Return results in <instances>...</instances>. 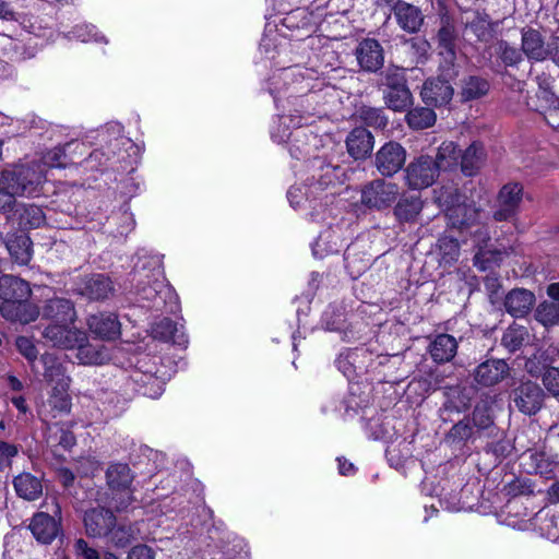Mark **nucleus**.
Wrapping results in <instances>:
<instances>
[{
    "label": "nucleus",
    "mask_w": 559,
    "mask_h": 559,
    "mask_svg": "<svg viewBox=\"0 0 559 559\" xmlns=\"http://www.w3.org/2000/svg\"><path fill=\"white\" fill-rule=\"evenodd\" d=\"M321 85V82L314 80L313 71L300 67H290L280 70L270 79V93L274 102L281 100V94H288V98H295L294 105L298 112V127L294 129V139L289 143V153L292 157L300 159L310 156L318 147V136L309 129L302 128L308 123V119L316 114L317 96L314 88Z\"/></svg>",
    "instance_id": "obj_1"
},
{
    "label": "nucleus",
    "mask_w": 559,
    "mask_h": 559,
    "mask_svg": "<svg viewBox=\"0 0 559 559\" xmlns=\"http://www.w3.org/2000/svg\"><path fill=\"white\" fill-rule=\"evenodd\" d=\"M151 270L146 271L145 265L142 270H135L132 282H136L135 293L139 300L147 302L146 307L162 311L167 309L173 312L178 308L177 295L175 290L166 283L162 261L154 257L148 262Z\"/></svg>",
    "instance_id": "obj_2"
},
{
    "label": "nucleus",
    "mask_w": 559,
    "mask_h": 559,
    "mask_svg": "<svg viewBox=\"0 0 559 559\" xmlns=\"http://www.w3.org/2000/svg\"><path fill=\"white\" fill-rule=\"evenodd\" d=\"M0 181L16 204V198L39 195L45 181L44 168L36 163L10 165L0 171Z\"/></svg>",
    "instance_id": "obj_3"
},
{
    "label": "nucleus",
    "mask_w": 559,
    "mask_h": 559,
    "mask_svg": "<svg viewBox=\"0 0 559 559\" xmlns=\"http://www.w3.org/2000/svg\"><path fill=\"white\" fill-rule=\"evenodd\" d=\"M380 88L385 106L393 111H405L413 104L403 68L388 67L381 75Z\"/></svg>",
    "instance_id": "obj_4"
},
{
    "label": "nucleus",
    "mask_w": 559,
    "mask_h": 559,
    "mask_svg": "<svg viewBox=\"0 0 559 559\" xmlns=\"http://www.w3.org/2000/svg\"><path fill=\"white\" fill-rule=\"evenodd\" d=\"M34 514L29 530L37 542L50 544L61 533V507L56 498L46 499Z\"/></svg>",
    "instance_id": "obj_5"
},
{
    "label": "nucleus",
    "mask_w": 559,
    "mask_h": 559,
    "mask_svg": "<svg viewBox=\"0 0 559 559\" xmlns=\"http://www.w3.org/2000/svg\"><path fill=\"white\" fill-rule=\"evenodd\" d=\"M400 188L382 178L373 179L361 188L360 201L370 210L383 211L397 200Z\"/></svg>",
    "instance_id": "obj_6"
},
{
    "label": "nucleus",
    "mask_w": 559,
    "mask_h": 559,
    "mask_svg": "<svg viewBox=\"0 0 559 559\" xmlns=\"http://www.w3.org/2000/svg\"><path fill=\"white\" fill-rule=\"evenodd\" d=\"M344 169L338 165L322 164L312 176L308 190L313 199L328 203V199L335 194L334 189L343 182Z\"/></svg>",
    "instance_id": "obj_7"
},
{
    "label": "nucleus",
    "mask_w": 559,
    "mask_h": 559,
    "mask_svg": "<svg viewBox=\"0 0 559 559\" xmlns=\"http://www.w3.org/2000/svg\"><path fill=\"white\" fill-rule=\"evenodd\" d=\"M441 205L445 206L448 223L453 228L463 229L474 225L478 218V211L472 204L460 203L459 195L450 192L447 197H438Z\"/></svg>",
    "instance_id": "obj_8"
},
{
    "label": "nucleus",
    "mask_w": 559,
    "mask_h": 559,
    "mask_svg": "<svg viewBox=\"0 0 559 559\" xmlns=\"http://www.w3.org/2000/svg\"><path fill=\"white\" fill-rule=\"evenodd\" d=\"M406 162V150L395 141L384 143L374 154L373 165L383 177L399 173Z\"/></svg>",
    "instance_id": "obj_9"
},
{
    "label": "nucleus",
    "mask_w": 559,
    "mask_h": 559,
    "mask_svg": "<svg viewBox=\"0 0 559 559\" xmlns=\"http://www.w3.org/2000/svg\"><path fill=\"white\" fill-rule=\"evenodd\" d=\"M439 175L438 167L430 156H419L405 169V180L409 189L418 190L431 186Z\"/></svg>",
    "instance_id": "obj_10"
},
{
    "label": "nucleus",
    "mask_w": 559,
    "mask_h": 559,
    "mask_svg": "<svg viewBox=\"0 0 559 559\" xmlns=\"http://www.w3.org/2000/svg\"><path fill=\"white\" fill-rule=\"evenodd\" d=\"M511 397L519 412L531 416L543 407L545 393L537 383L526 381L512 391Z\"/></svg>",
    "instance_id": "obj_11"
},
{
    "label": "nucleus",
    "mask_w": 559,
    "mask_h": 559,
    "mask_svg": "<svg viewBox=\"0 0 559 559\" xmlns=\"http://www.w3.org/2000/svg\"><path fill=\"white\" fill-rule=\"evenodd\" d=\"M456 38L457 33L453 21L449 16L440 20V27L437 33L439 53L443 58L441 67L445 71H454L456 60ZM455 72H453L454 74Z\"/></svg>",
    "instance_id": "obj_12"
},
{
    "label": "nucleus",
    "mask_w": 559,
    "mask_h": 559,
    "mask_svg": "<svg viewBox=\"0 0 559 559\" xmlns=\"http://www.w3.org/2000/svg\"><path fill=\"white\" fill-rule=\"evenodd\" d=\"M83 523L88 537L100 538L109 535L110 528L116 523V516L109 509L97 507L85 511Z\"/></svg>",
    "instance_id": "obj_13"
},
{
    "label": "nucleus",
    "mask_w": 559,
    "mask_h": 559,
    "mask_svg": "<svg viewBox=\"0 0 559 559\" xmlns=\"http://www.w3.org/2000/svg\"><path fill=\"white\" fill-rule=\"evenodd\" d=\"M70 323H52L43 331V337L52 346L74 348L79 342L86 341V334L76 329H70Z\"/></svg>",
    "instance_id": "obj_14"
},
{
    "label": "nucleus",
    "mask_w": 559,
    "mask_h": 559,
    "mask_svg": "<svg viewBox=\"0 0 559 559\" xmlns=\"http://www.w3.org/2000/svg\"><path fill=\"white\" fill-rule=\"evenodd\" d=\"M523 198V187L518 182L504 185L498 195V210L493 217L498 222L508 221L513 217Z\"/></svg>",
    "instance_id": "obj_15"
},
{
    "label": "nucleus",
    "mask_w": 559,
    "mask_h": 559,
    "mask_svg": "<svg viewBox=\"0 0 559 559\" xmlns=\"http://www.w3.org/2000/svg\"><path fill=\"white\" fill-rule=\"evenodd\" d=\"M355 56L361 70L366 72H377L384 63L383 48L373 38L362 39L355 49Z\"/></svg>",
    "instance_id": "obj_16"
},
{
    "label": "nucleus",
    "mask_w": 559,
    "mask_h": 559,
    "mask_svg": "<svg viewBox=\"0 0 559 559\" xmlns=\"http://www.w3.org/2000/svg\"><path fill=\"white\" fill-rule=\"evenodd\" d=\"M280 97L281 100L278 103L275 102L277 108H280V103L285 99L288 104L294 106V109L289 110V114H283L278 116L277 121L272 127L271 136L273 141L278 144L287 143L289 145L292 139H294V129L298 127V112H296L295 109H300V107L293 104L295 98H288L287 93L284 94V92H282Z\"/></svg>",
    "instance_id": "obj_17"
},
{
    "label": "nucleus",
    "mask_w": 559,
    "mask_h": 559,
    "mask_svg": "<svg viewBox=\"0 0 559 559\" xmlns=\"http://www.w3.org/2000/svg\"><path fill=\"white\" fill-rule=\"evenodd\" d=\"M509 371V365L503 359H488L475 368L473 377L477 384L492 386L504 380Z\"/></svg>",
    "instance_id": "obj_18"
},
{
    "label": "nucleus",
    "mask_w": 559,
    "mask_h": 559,
    "mask_svg": "<svg viewBox=\"0 0 559 559\" xmlns=\"http://www.w3.org/2000/svg\"><path fill=\"white\" fill-rule=\"evenodd\" d=\"M87 325L90 331L102 340H116L121 334V324L115 313L92 314L87 319Z\"/></svg>",
    "instance_id": "obj_19"
},
{
    "label": "nucleus",
    "mask_w": 559,
    "mask_h": 559,
    "mask_svg": "<svg viewBox=\"0 0 559 559\" xmlns=\"http://www.w3.org/2000/svg\"><path fill=\"white\" fill-rule=\"evenodd\" d=\"M453 87L443 79H428L421 88L420 96L425 104L442 106L448 104L453 96Z\"/></svg>",
    "instance_id": "obj_20"
},
{
    "label": "nucleus",
    "mask_w": 559,
    "mask_h": 559,
    "mask_svg": "<svg viewBox=\"0 0 559 559\" xmlns=\"http://www.w3.org/2000/svg\"><path fill=\"white\" fill-rule=\"evenodd\" d=\"M522 52L528 60L544 61L548 58V45L539 31L532 27H524L521 31Z\"/></svg>",
    "instance_id": "obj_21"
},
{
    "label": "nucleus",
    "mask_w": 559,
    "mask_h": 559,
    "mask_svg": "<svg viewBox=\"0 0 559 559\" xmlns=\"http://www.w3.org/2000/svg\"><path fill=\"white\" fill-rule=\"evenodd\" d=\"M28 298L13 300L10 304L0 306L2 317L11 322L27 324L35 321L39 316L36 305L27 301Z\"/></svg>",
    "instance_id": "obj_22"
},
{
    "label": "nucleus",
    "mask_w": 559,
    "mask_h": 559,
    "mask_svg": "<svg viewBox=\"0 0 559 559\" xmlns=\"http://www.w3.org/2000/svg\"><path fill=\"white\" fill-rule=\"evenodd\" d=\"M536 302L534 293L525 288L511 289L504 297L506 311L513 318H524Z\"/></svg>",
    "instance_id": "obj_23"
},
{
    "label": "nucleus",
    "mask_w": 559,
    "mask_h": 559,
    "mask_svg": "<svg viewBox=\"0 0 559 559\" xmlns=\"http://www.w3.org/2000/svg\"><path fill=\"white\" fill-rule=\"evenodd\" d=\"M393 13L399 26L409 34L417 33L424 23L421 10L406 1H397L393 7Z\"/></svg>",
    "instance_id": "obj_24"
},
{
    "label": "nucleus",
    "mask_w": 559,
    "mask_h": 559,
    "mask_svg": "<svg viewBox=\"0 0 559 559\" xmlns=\"http://www.w3.org/2000/svg\"><path fill=\"white\" fill-rule=\"evenodd\" d=\"M374 145L372 133L365 128L353 129L346 139L348 154L355 159H366Z\"/></svg>",
    "instance_id": "obj_25"
},
{
    "label": "nucleus",
    "mask_w": 559,
    "mask_h": 559,
    "mask_svg": "<svg viewBox=\"0 0 559 559\" xmlns=\"http://www.w3.org/2000/svg\"><path fill=\"white\" fill-rule=\"evenodd\" d=\"M40 361L44 366V379L52 388H59L62 391L63 388H70L71 379L67 376L64 366L53 354L45 353L41 355Z\"/></svg>",
    "instance_id": "obj_26"
},
{
    "label": "nucleus",
    "mask_w": 559,
    "mask_h": 559,
    "mask_svg": "<svg viewBox=\"0 0 559 559\" xmlns=\"http://www.w3.org/2000/svg\"><path fill=\"white\" fill-rule=\"evenodd\" d=\"M102 140L105 142L104 146L114 158L122 157V151L133 146L131 140L123 135V127L117 122L110 123L102 130Z\"/></svg>",
    "instance_id": "obj_27"
},
{
    "label": "nucleus",
    "mask_w": 559,
    "mask_h": 559,
    "mask_svg": "<svg viewBox=\"0 0 559 559\" xmlns=\"http://www.w3.org/2000/svg\"><path fill=\"white\" fill-rule=\"evenodd\" d=\"M559 350L554 346L540 347L525 361V370L533 377L545 373L558 360Z\"/></svg>",
    "instance_id": "obj_28"
},
{
    "label": "nucleus",
    "mask_w": 559,
    "mask_h": 559,
    "mask_svg": "<svg viewBox=\"0 0 559 559\" xmlns=\"http://www.w3.org/2000/svg\"><path fill=\"white\" fill-rule=\"evenodd\" d=\"M43 317L55 321V323H73L76 313L71 300L57 297L46 302Z\"/></svg>",
    "instance_id": "obj_29"
},
{
    "label": "nucleus",
    "mask_w": 559,
    "mask_h": 559,
    "mask_svg": "<svg viewBox=\"0 0 559 559\" xmlns=\"http://www.w3.org/2000/svg\"><path fill=\"white\" fill-rule=\"evenodd\" d=\"M31 293V287L26 281L13 275H2L0 277L1 305L10 304L21 298H28Z\"/></svg>",
    "instance_id": "obj_30"
},
{
    "label": "nucleus",
    "mask_w": 559,
    "mask_h": 559,
    "mask_svg": "<svg viewBox=\"0 0 559 559\" xmlns=\"http://www.w3.org/2000/svg\"><path fill=\"white\" fill-rule=\"evenodd\" d=\"M152 335L154 338L170 342L183 347L188 344L183 326L173 322L168 318L162 319L152 326Z\"/></svg>",
    "instance_id": "obj_31"
},
{
    "label": "nucleus",
    "mask_w": 559,
    "mask_h": 559,
    "mask_svg": "<svg viewBox=\"0 0 559 559\" xmlns=\"http://www.w3.org/2000/svg\"><path fill=\"white\" fill-rule=\"evenodd\" d=\"M457 350V341L450 334H438L429 344V354L437 364L451 361Z\"/></svg>",
    "instance_id": "obj_32"
},
{
    "label": "nucleus",
    "mask_w": 559,
    "mask_h": 559,
    "mask_svg": "<svg viewBox=\"0 0 559 559\" xmlns=\"http://www.w3.org/2000/svg\"><path fill=\"white\" fill-rule=\"evenodd\" d=\"M112 292V282L103 274H95L88 277L81 289V294L91 300L106 299Z\"/></svg>",
    "instance_id": "obj_33"
},
{
    "label": "nucleus",
    "mask_w": 559,
    "mask_h": 559,
    "mask_svg": "<svg viewBox=\"0 0 559 559\" xmlns=\"http://www.w3.org/2000/svg\"><path fill=\"white\" fill-rule=\"evenodd\" d=\"M14 489L19 497L33 501L43 493L41 480L31 473H22L13 480Z\"/></svg>",
    "instance_id": "obj_34"
},
{
    "label": "nucleus",
    "mask_w": 559,
    "mask_h": 559,
    "mask_svg": "<svg viewBox=\"0 0 559 559\" xmlns=\"http://www.w3.org/2000/svg\"><path fill=\"white\" fill-rule=\"evenodd\" d=\"M485 150L481 143L473 142L460 157L461 170L465 176L475 175L485 162Z\"/></svg>",
    "instance_id": "obj_35"
},
{
    "label": "nucleus",
    "mask_w": 559,
    "mask_h": 559,
    "mask_svg": "<svg viewBox=\"0 0 559 559\" xmlns=\"http://www.w3.org/2000/svg\"><path fill=\"white\" fill-rule=\"evenodd\" d=\"M75 347L76 358L82 365H103L110 358L105 346L90 344L87 340L79 342Z\"/></svg>",
    "instance_id": "obj_36"
},
{
    "label": "nucleus",
    "mask_w": 559,
    "mask_h": 559,
    "mask_svg": "<svg viewBox=\"0 0 559 559\" xmlns=\"http://www.w3.org/2000/svg\"><path fill=\"white\" fill-rule=\"evenodd\" d=\"M540 103L538 110L544 115L548 124L559 128V97L550 90L543 88L537 94Z\"/></svg>",
    "instance_id": "obj_37"
},
{
    "label": "nucleus",
    "mask_w": 559,
    "mask_h": 559,
    "mask_svg": "<svg viewBox=\"0 0 559 559\" xmlns=\"http://www.w3.org/2000/svg\"><path fill=\"white\" fill-rule=\"evenodd\" d=\"M106 479L110 489L124 490L130 488L133 475L128 464L114 463L106 471Z\"/></svg>",
    "instance_id": "obj_38"
},
{
    "label": "nucleus",
    "mask_w": 559,
    "mask_h": 559,
    "mask_svg": "<svg viewBox=\"0 0 559 559\" xmlns=\"http://www.w3.org/2000/svg\"><path fill=\"white\" fill-rule=\"evenodd\" d=\"M423 210V201L418 197L401 198L394 206L393 213L400 223H413Z\"/></svg>",
    "instance_id": "obj_39"
},
{
    "label": "nucleus",
    "mask_w": 559,
    "mask_h": 559,
    "mask_svg": "<svg viewBox=\"0 0 559 559\" xmlns=\"http://www.w3.org/2000/svg\"><path fill=\"white\" fill-rule=\"evenodd\" d=\"M7 249L12 259L21 265H26L32 259V240L26 235L11 237L7 241Z\"/></svg>",
    "instance_id": "obj_40"
},
{
    "label": "nucleus",
    "mask_w": 559,
    "mask_h": 559,
    "mask_svg": "<svg viewBox=\"0 0 559 559\" xmlns=\"http://www.w3.org/2000/svg\"><path fill=\"white\" fill-rule=\"evenodd\" d=\"M531 333L526 326L520 324L510 325L503 333L501 344L511 353L516 352L531 340Z\"/></svg>",
    "instance_id": "obj_41"
},
{
    "label": "nucleus",
    "mask_w": 559,
    "mask_h": 559,
    "mask_svg": "<svg viewBox=\"0 0 559 559\" xmlns=\"http://www.w3.org/2000/svg\"><path fill=\"white\" fill-rule=\"evenodd\" d=\"M461 157V150L454 142H443L438 150L437 156L433 159L438 170H448L459 164Z\"/></svg>",
    "instance_id": "obj_42"
},
{
    "label": "nucleus",
    "mask_w": 559,
    "mask_h": 559,
    "mask_svg": "<svg viewBox=\"0 0 559 559\" xmlns=\"http://www.w3.org/2000/svg\"><path fill=\"white\" fill-rule=\"evenodd\" d=\"M436 118L435 111L426 107H416L406 115L407 124L415 130H423L433 126Z\"/></svg>",
    "instance_id": "obj_43"
},
{
    "label": "nucleus",
    "mask_w": 559,
    "mask_h": 559,
    "mask_svg": "<svg viewBox=\"0 0 559 559\" xmlns=\"http://www.w3.org/2000/svg\"><path fill=\"white\" fill-rule=\"evenodd\" d=\"M534 317L545 328L557 325L559 323V301L545 300L540 302Z\"/></svg>",
    "instance_id": "obj_44"
},
{
    "label": "nucleus",
    "mask_w": 559,
    "mask_h": 559,
    "mask_svg": "<svg viewBox=\"0 0 559 559\" xmlns=\"http://www.w3.org/2000/svg\"><path fill=\"white\" fill-rule=\"evenodd\" d=\"M356 115L360 121L376 129H384L388 124V117L381 108L361 106L357 109Z\"/></svg>",
    "instance_id": "obj_45"
},
{
    "label": "nucleus",
    "mask_w": 559,
    "mask_h": 559,
    "mask_svg": "<svg viewBox=\"0 0 559 559\" xmlns=\"http://www.w3.org/2000/svg\"><path fill=\"white\" fill-rule=\"evenodd\" d=\"M488 90L489 84L486 80L478 76H469L463 82L461 96L466 102L477 99L484 96Z\"/></svg>",
    "instance_id": "obj_46"
},
{
    "label": "nucleus",
    "mask_w": 559,
    "mask_h": 559,
    "mask_svg": "<svg viewBox=\"0 0 559 559\" xmlns=\"http://www.w3.org/2000/svg\"><path fill=\"white\" fill-rule=\"evenodd\" d=\"M139 530L134 525H126V524H114V527L110 528L109 538L110 542L117 547H126L131 542L136 539Z\"/></svg>",
    "instance_id": "obj_47"
},
{
    "label": "nucleus",
    "mask_w": 559,
    "mask_h": 559,
    "mask_svg": "<svg viewBox=\"0 0 559 559\" xmlns=\"http://www.w3.org/2000/svg\"><path fill=\"white\" fill-rule=\"evenodd\" d=\"M45 221L43 210L35 205L28 204L23 205L22 212L20 213V224L25 227L37 228Z\"/></svg>",
    "instance_id": "obj_48"
},
{
    "label": "nucleus",
    "mask_w": 559,
    "mask_h": 559,
    "mask_svg": "<svg viewBox=\"0 0 559 559\" xmlns=\"http://www.w3.org/2000/svg\"><path fill=\"white\" fill-rule=\"evenodd\" d=\"M496 49L499 58L507 67L516 66L523 60L522 49L519 50L511 46L507 40H499Z\"/></svg>",
    "instance_id": "obj_49"
},
{
    "label": "nucleus",
    "mask_w": 559,
    "mask_h": 559,
    "mask_svg": "<svg viewBox=\"0 0 559 559\" xmlns=\"http://www.w3.org/2000/svg\"><path fill=\"white\" fill-rule=\"evenodd\" d=\"M309 183L304 186H294L287 192V198L293 207H300L304 205V202L312 203L317 199H313V195L308 190Z\"/></svg>",
    "instance_id": "obj_50"
},
{
    "label": "nucleus",
    "mask_w": 559,
    "mask_h": 559,
    "mask_svg": "<svg viewBox=\"0 0 559 559\" xmlns=\"http://www.w3.org/2000/svg\"><path fill=\"white\" fill-rule=\"evenodd\" d=\"M68 390L69 388H63V391L59 388H51L49 404L59 412H70L71 399L68 394Z\"/></svg>",
    "instance_id": "obj_51"
},
{
    "label": "nucleus",
    "mask_w": 559,
    "mask_h": 559,
    "mask_svg": "<svg viewBox=\"0 0 559 559\" xmlns=\"http://www.w3.org/2000/svg\"><path fill=\"white\" fill-rule=\"evenodd\" d=\"M72 143H67L66 146H57L48 151L44 157V165L51 168H61L66 166V148L70 147Z\"/></svg>",
    "instance_id": "obj_52"
},
{
    "label": "nucleus",
    "mask_w": 559,
    "mask_h": 559,
    "mask_svg": "<svg viewBox=\"0 0 559 559\" xmlns=\"http://www.w3.org/2000/svg\"><path fill=\"white\" fill-rule=\"evenodd\" d=\"M74 36L83 43L96 41L107 44V39L104 35L99 34L93 25H79L73 31Z\"/></svg>",
    "instance_id": "obj_53"
},
{
    "label": "nucleus",
    "mask_w": 559,
    "mask_h": 559,
    "mask_svg": "<svg viewBox=\"0 0 559 559\" xmlns=\"http://www.w3.org/2000/svg\"><path fill=\"white\" fill-rule=\"evenodd\" d=\"M473 423L478 428L485 429L492 425L493 420L486 402L475 406L473 412Z\"/></svg>",
    "instance_id": "obj_54"
},
{
    "label": "nucleus",
    "mask_w": 559,
    "mask_h": 559,
    "mask_svg": "<svg viewBox=\"0 0 559 559\" xmlns=\"http://www.w3.org/2000/svg\"><path fill=\"white\" fill-rule=\"evenodd\" d=\"M15 346L19 353L24 356L28 362L33 364L37 359L38 352L31 338L19 336L15 340Z\"/></svg>",
    "instance_id": "obj_55"
},
{
    "label": "nucleus",
    "mask_w": 559,
    "mask_h": 559,
    "mask_svg": "<svg viewBox=\"0 0 559 559\" xmlns=\"http://www.w3.org/2000/svg\"><path fill=\"white\" fill-rule=\"evenodd\" d=\"M114 157L109 154L105 146L94 150L88 157L85 159L86 165L90 168H100L110 163Z\"/></svg>",
    "instance_id": "obj_56"
},
{
    "label": "nucleus",
    "mask_w": 559,
    "mask_h": 559,
    "mask_svg": "<svg viewBox=\"0 0 559 559\" xmlns=\"http://www.w3.org/2000/svg\"><path fill=\"white\" fill-rule=\"evenodd\" d=\"M439 248L442 251L443 259L447 262L457 259L460 253V245L456 239L448 237L441 238L439 239Z\"/></svg>",
    "instance_id": "obj_57"
},
{
    "label": "nucleus",
    "mask_w": 559,
    "mask_h": 559,
    "mask_svg": "<svg viewBox=\"0 0 559 559\" xmlns=\"http://www.w3.org/2000/svg\"><path fill=\"white\" fill-rule=\"evenodd\" d=\"M536 519L538 521H542L543 524L539 526L540 531L543 532V534H546L547 537H557V522H558V518H556L554 514L552 515H549V513H543V512H538L537 515H536Z\"/></svg>",
    "instance_id": "obj_58"
},
{
    "label": "nucleus",
    "mask_w": 559,
    "mask_h": 559,
    "mask_svg": "<svg viewBox=\"0 0 559 559\" xmlns=\"http://www.w3.org/2000/svg\"><path fill=\"white\" fill-rule=\"evenodd\" d=\"M543 383L555 395H559V368H550L543 373Z\"/></svg>",
    "instance_id": "obj_59"
},
{
    "label": "nucleus",
    "mask_w": 559,
    "mask_h": 559,
    "mask_svg": "<svg viewBox=\"0 0 559 559\" xmlns=\"http://www.w3.org/2000/svg\"><path fill=\"white\" fill-rule=\"evenodd\" d=\"M401 444H403L405 449V453L402 456L399 455L400 450L395 445H390L386 449V457L392 465H395V467L401 466L411 456V449L408 444L405 442H402Z\"/></svg>",
    "instance_id": "obj_60"
},
{
    "label": "nucleus",
    "mask_w": 559,
    "mask_h": 559,
    "mask_svg": "<svg viewBox=\"0 0 559 559\" xmlns=\"http://www.w3.org/2000/svg\"><path fill=\"white\" fill-rule=\"evenodd\" d=\"M19 450L14 444L0 441V471L11 464V460L17 454Z\"/></svg>",
    "instance_id": "obj_61"
},
{
    "label": "nucleus",
    "mask_w": 559,
    "mask_h": 559,
    "mask_svg": "<svg viewBox=\"0 0 559 559\" xmlns=\"http://www.w3.org/2000/svg\"><path fill=\"white\" fill-rule=\"evenodd\" d=\"M117 492H119V498H116L114 497L112 498V501H114V507L115 509L120 512V511H123L126 510L133 501V497H132V493L130 491V488L129 489H124V490H116Z\"/></svg>",
    "instance_id": "obj_62"
},
{
    "label": "nucleus",
    "mask_w": 559,
    "mask_h": 559,
    "mask_svg": "<svg viewBox=\"0 0 559 559\" xmlns=\"http://www.w3.org/2000/svg\"><path fill=\"white\" fill-rule=\"evenodd\" d=\"M128 559H155V556L148 546L138 545L129 551Z\"/></svg>",
    "instance_id": "obj_63"
},
{
    "label": "nucleus",
    "mask_w": 559,
    "mask_h": 559,
    "mask_svg": "<svg viewBox=\"0 0 559 559\" xmlns=\"http://www.w3.org/2000/svg\"><path fill=\"white\" fill-rule=\"evenodd\" d=\"M75 549L84 559H100L98 551L88 547L87 543L82 538L75 542Z\"/></svg>",
    "instance_id": "obj_64"
}]
</instances>
